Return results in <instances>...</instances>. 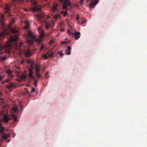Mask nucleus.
Instances as JSON below:
<instances>
[{
    "label": "nucleus",
    "mask_w": 147,
    "mask_h": 147,
    "mask_svg": "<svg viewBox=\"0 0 147 147\" xmlns=\"http://www.w3.org/2000/svg\"><path fill=\"white\" fill-rule=\"evenodd\" d=\"M10 32L15 34V35L11 37V40L12 41H16L17 40L18 37L19 32L16 29L11 28L4 30L0 34V40H2L4 38L5 35L9 34Z\"/></svg>",
    "instance_id": "obj_1"
},
{
    "label": "nucleus",
    "mask_w": 147,
    "mask_h": 147,
    "mask_svg": "<svg viewBox=\"0 0 147 147\" xmlns=\"http://www.w3.org/2000/svg\"><path fill=\"white\" fill-rule=\"evenodd\" d=\"M35 37L31 30L27 31V42L30 45H32L33 44V41Z\"/></svg>",
    "instance_id": "obj_2"
},
{
    "label": "nucleus",
    "mask_w": 147,
    "mask_h": 147,
    "mask_svg": "<svg viewBox=\"0 0 147 147\" xmlns=\"http://www.w3.org/2000/svg\"><path fill=\"white\" fill-rule=\"evenodd\" d=\"M13 119L14 122H17V119L16 116L13 114L11 116H8L7 115H5L3 116V120L6 123H7L8 121L11 119Z\"/></svg>",
    "instance_id": "obj_3"
},
{
    "label": "nucleus",
    "mask_w": 147,
    "mask_h": 147,
    "mask_svg": "<svg viewBox=\"0 0 147 147\" xmlns=\"http://www.w3.org/2000/svg\"><path fill=\"white\" fill-rule=\"evenodd\" d=\"M35 75L38 78H40L41 76L39 72L40 70V65L38 64H37L35 67Z\"/></svg>",
    "instance_id": "obj_4"
},
{
    "label": "nucleus",
    "mask_w": 147,
    "mask_h": 147,
    "mask_svg": "<svg viewBox=\"0 0 147 147\" xmlns=\"http://www.w3.org/2000/svg\"><path fill=\"white\" fill-rule=\"evenodd\" d=\"M59 1H61L62 3H63V6L64 9L67 10V6H69L71 5L69 0H59Z\"/></svg>",
    "instance_id": "obj_5"
},
{
    "label": "nucleus",
    "mask_w": 147,
    "mask_h": 147,
    "mask_svg": "<svg viewBox=\"0 0 147 147\" xmlns=\"http://www.w3.org/2000/svg\"><path fill=\"white\" fill-rule=\"evenodd\" d=\"M38 29V32L40 34L39 37L40 38L43 37L45 36V34L44 30L42 29V27L40 26L39 27Z\"/></svg>",
    "instance_id": "obj_6"
},
{
    "label": "nucleus",
    "mask_w": 147,
    "mask_h": 147,
    "mask_svg": "<svg viewBox=\"0 0 147 147\" xmlns=\"http://www.w3.org/2000/svg\"><path fill=\"white\" fill-rule=\"evenodd\" d=\"M4 12L5 13H10V6L8 4L5 5Z\"/></svg>",
    "instance_id": "obj_7"
},
{
    "label": "nucleus",
    "mask_w": 147,
    "mask_h": 147,
    "mask_svg": "<svg viewBox=\"0 0 147 147\" xmlns=\"http://www.w3.org/2000/svg\"><path fill=\"white\" fill-rule=\"evenodd\" d=\"M92 0L90 1V8H92V9H93L94 8V7L96 6V5L98 3V1L97 0L95 1L94 2L92 3L91 2Z\"/></svg>",
    "instance_id": "obj_8"
},
{
    "label": "nucleus",
    "mask_w": 147,
    "mask_h": 147,
    "mask_svg": "<svg viewBox=\"0 0 147 147\" xmlns=\"http://www.w3.org/2000/svg\"><path fill=\"white\" fill-rule=\"evenodd\" d=\"M54 56V53H51L48 55H47L46 54H44L43 55V57L45 59H47L49 57H53Z\"/></svg>",
    "instance_id": "obj_9"
},
{
    "label": "nucleus",
    "mask_w": 147,
    "mask_h": 147,
    "mask_svg": "<svg viewBox=\"0 0 147 147\" xmlns=\"http://www.w3.org/2000/svg\"><path fill=\"white\" fill-rule=\"evenodd\" d=\"M15 85L13 82L11 83L9 85H6V87L10 91L11 88H13L15 87Z\"/></svg>",
    "instance_id": "obj_10"
},
{
    "label": "nucleus",
    "mask_w": 147,
    "mask_h": 147,
    "mask_svg": "<svg viewBox=\"0 0 147 147\" xmlns=\"http://www.w3.org/2000/svg\"><path fill=\"white\" fill-rule=\"evenodd\" d=\"M4 16L3 14H1L0 16V22L1 25L2 26H4Z\"/></svg>",
    "instance_id": "obj_11"
},
{
    "label": "nucleus",
    "mask_w": 147,
    "mask_h": 147,
    "mask_svg": "<svg viewBox=\"0 0 147 147\" xmlns=\"http://www.w3.org/2000/svg\"><path fill=\"white\" fill-rule=\"evenodd\" d=\"M30 9L33 12H36L37 11H39L41 9V8L40 7H38L37 6H35L34 7H32Z\"/></svg>",
    "instance_id": "obj_12"
},
{
    "label": "nucleus",
    "mask_w": 147,
    "mask_h": 147,
    "mask_svg": "<svg viewBox=\"0 0 147 147\" xmlns=\"http://www.w3.org/2000/svg\"><path fill=\"white\" fill-rule=\"evenodd\" d=\"M24 54L26 57H29L32 55V53L29 50H25L24 51Z\"/></svg>",
    "instance_id": "obj_13"
},
{
    "label": "nucleus",
    "mask_w": 147,
    "mask_h": 147,
    "mask_svg": "<svg viewBox=\"0 0 147 147\" xmlns=\"http://www.w3.org/2000/svg\"><path fill=\"white\" fill-rule=\"evenodd\" d=\"M58 6V4L57 3H53V7L52 9V11L53 12H55L57 9V7Z\"/></svg>",
    "instance_id": "obj_14"
},
{
    "label": "nucleus",
    "mask_w": 147,
    "mask_h": 147,
    "mask_svg": "<svg viewBox=\"0 0 147 147\" xmlns=\"http://www.w3.org/2000/svg\"><path fill=\"white\" fill-rule=\"evenodd\" d=\"M80 32H76L74 34L75 38L76 40L78 39L80 37Z\"/></svg>",
    "instance_id": "obj_15"
},
{
    "label": "nucleus",
    "mask_w": 147,
    "mask_h": 147,
    "mask_svg": "<svg viewBox=\"0 0 147 147\" xmlns=\"http://www.w3.org/2000/svg\"><path fill=\"white\" fill-rule=\"evenodd\" d=\"M5 47L4 46H0V54H2L5 51V50H4Z\"/></svg>",
    "instance_id": "obj_16"
},
{
    "label": "nucleus",
    "mask_w": 147,
    "mask_h": 147,
    "mask_svg": "<svg viewBox=\"0 0 147 147\" xmlns=\"http://www.w3.org/2000/svg\"><path fill=\"white\" fill-rule=\"evenodd\" d=\"M71 48L70 47L68 46L67 47V49L66 51V54L67 55H70L71 54L70 50Z\"/></svg>",
    "instance_id": "obj_17"
},
{
    "label": "nucleus",
    "mask_w": 147,
    "mask_h": 147,
    "mask_svg": "<svg viewBox=\"0 0 147 147\" xmlns=\"http://www.w3.org/2000/svg\"><path fill=\"white\" fill-rule=\"evenodd\" d=\"M4 128L2 126V125L0 122V134H3V131H4Z\"/></svg>",
    "instance_id": "obj_18"
},
{
    "label": "nucleus",
    "mask_w": 147,
    "mask_h": 147,
    "mask_svg": "<svg viewBox=\"0 0 147 147\" xmlns=\"http://www.w3.org/2000/svg\"><path fill=\"white\" fill-rule=\"evenodd\" d=\"M0 61H3L7 59V57L6 56L4 57L1 56L0 57Z\"/></svg>",
    "instance_id": "obj_19"
},
{
    "label": "nucleus",
    "mask_w": 147,
    "mask_h": 147,
    "mask_svg": "<svg viewBox=\"0 0 147 147\" xmlns=\"http://www.w3.org/2000/svg\"><path fill=\"white\" fill-rule=\"evenodd\" d=\"M9 137V135L8 134L3 135L2 136V137L3 139L6 140L7 138Z\"/></svg>",
    "instance_id": "obj_20"
},
{
    "label": "nucleus",
    "mask_w": 147,
    "mask_h": 147,
    "mask_svg": "<svg viewBox=\"0 0 147 147\" xmlns=\"http://www.w3.org/2000/svg\"><path fill=\"white\" fill-rule=\"evenodd\" d=\"M30 3H31L33 5H36V4L35 0H28Z\"/></svg>",
    "instance_id": "obj_21"
},
{
    "label": "nucleus",
    "mask_w": 147,
    "mask_h": 147,
    "mask_svg": "<svg viewBox=\"0 0 147 147\" xmlns=\"http://www.w3.org/2000/svg\"><path fill=\"white\" fill-rule=\"evenodd\" d=\"M26 75L22 74L20 77V79L22 80H23L25 79L26 77Z\"/></svg>",
    "instance_id": "obj_22"
},
{
    "label": "nucleus",
    "mask_w": 147,
    "mask_h": 147,
    "mask_svg": "<svg viewBox=\"0 0 147 147\" xmlns=\"http://www.w3.org/2000/svg\"><path fill=\"white\" fill-rule=\"evenodd\" d=\"M33 69V66H32V65H31L28 69V71L29 72H33L32 71Z\"/></svg>",
    "instance_id": "obj_23"
},
{
    "label": "nucleus",
    "mask_w": 147,
    "mask_h": 147,
    "mask_svg": "<svg viewBox=\"0 0 147 147\" xmlns=\"http://www.w3.org/2000/svg\"><path fill=\"white\" fill-rule=\"evenodd\" d=\"M60 16L59 14H55L54 16V18L55 19H57V18L60 17Z\"/></svg>",
    "instance_id": "obj_24"
},
{
    "label": "nucleus",
    "mask_w": 147,
    "mask_h": 147,
    "mask_svg": "<svg viewBox=\"0 0 147 147\" xmlns=\"http://www.w3.org/2000/svg\"><path fill=\"white\" fill-rule=\"evenodd\" d=\"M33 74V72H29V73L28 74V77L30 78V77H32V78H34V77H32Z\"/></svg>",
    "instance_id": "obj_25"
},
{
    "label": "nucleus",
    "mask_w": 147,
    "mask_h": 147,
    "mask_svg": "<svg viewBox=\"0 0 147 147\" xmlns=\"http://www.w3.org/2000/svg\"><path fill=\"white\" fill-rule=\"evenodd\" d=\"M49 24L47 23L46 22L45 23V27L46 29H48L49 28Z\"/></svg>",
    "instance_id": "obj_26"
},
{
    "label": "nucleus",
    "mask_w": 147,
    "mask_h": 147,
    "mask_svg": "<svg viewBox=\"0 0 147 147\" xmlns=\"http://www.w3.org/2000/svg\"><path fill=\"white\" fill-rule=\"evenodd\" d=\"M67 32H68L69 34V35H73L74 33L70 32V29H68L67 30Z\"/></svg>",
    "instance_id": "obj_27"
},
{
    "label": "nucleus",
    "mask_w": 147,
    "mask_h": 147,
    "mask_svg": "<svg viewBox=\"0 0 147 147\" xmlns=\"http://www.w3.org/2000/svg\"><path fill=\"white\" fill-rule=\"evenodd\" d=\"M12 71L10 69H8L7 71V73L9 75L10 74L12 73Z\"/></svg>",
    "instance_id": "obj_28"
},
{
    "label": "nucleus",
    "mask_w": 147,
    "mask_h": 147,
    "mask_svg": "<svg viewBox=\"0 0 147 147\" xmlns=\"http://www.w3.org/2000/svg\"><path fill=\"white\" fill-rule=\"evenodd\" d=\"M37 81L38 80L36 79H35L34 80V85L35 87L36 86Z\"/></svg>",
    "instance_id": "obj_29"
},
{
    "label": "nucleus",
    "mask_w": 147,
    "mask_h": 147,
    "mask_svg": "<svg viewBox=\"0 0 147 147\" xmlns=\"http://www.w3.org/2000/svg\"><path fill=\"white\" fill-rule=\"evenodd\" d=\"M44 47H45L44 45V44H42V45L41 47H40V49L39 50L40 51H41L42 50L44 49Z\"/></svg>",
    "instance_id": "obj_30"
},
{
    "label": "nucleus",
    "mask_w": 147,
    "mask_h": 147,
    "mask_svg": "<svg viewBox=\"0 0 147 147\" xmlns=\"http://www.w3.org/2000/svg\"><path fill=\"white\" fill-rule=\"evenodd\" d=\"M57 53H58V54L61 56H63V54L62 53V52L61 51L60 52L58 51Z\"/></svg>",
    "instance_id": "obj_31"
},
{
    "label": "nucleus",
    "mask_w": 147,
    "mask_h": 147,
    "mask_svg": "<svg viewBox=\"0 0 147 147\" xmlns=\"http://www.w3.org/2000/svg\"><path fill=\"white\" fill-rule=\"evenodd\" d=\"M35 88L32 87V89L30 91V92L31 93H34L35 92Z\"/></svg>",
    "instance_id": "obj_32"
},
{
    "label": "nucleus",
    "mask_w": 147,
    "mask_h": 147,
    "mask_svg": "<svg viewBox=\"0 0 147 147\" xmlns=\"http://www.w3.org/2000/svg\"><path fill=\"white\" fill-rule=\"evenodd\" d=\"M68 43V41H64L62 42H61V44H67Z\"/></svg>",
    "instance_id": "obj_33"
},
{
    "label": "nucleus",
    "mask_w": 147,
    "mask_h": 147,
    "mask_svg": "<svg viewBox=\"0 0 147 147\" xmlns=\"http://www.w3.org/2000/svg\"><path fill=\"white\" fill-rule=\"evenodd\" d=\"M38 21L40 22H42L41 19L40 17L38 18Z\"/></svg>",
    "instance_id": "obj_34"
},
{
    "label": "nucleus",
    "mask_w": 147,
    "mask_h": 147,
    "mask_svg": "<svg viewBox=\"0 0 147 147\" xmlns=\"http://www.w3.org/2000/svg\"><path fill=\"white\" fill-rule=\"evenodd\" d=\"M80 18V15L78 14H77L76 15V20L78 21Z\"/></svg>",
    "instance_id": "obj_35"
},
{
    "label": "nucleus",
    "mask_w": 147,
    "mask_h": 147,
    "mask_svg": "<svg viewBox=\"0 0 147 147\" xmlns=\"http://www.w3.org/2000/svg\"><path fill=\"white\" fill-rule=\"evenodd\" d=\"M63 15L65 16H66L67 15V13L66 11L64 12L63 13Z\"/></svg>",
    "instance_id": "obj_36"
},
{
    "label": "nucleus",
    "mask_w": 147,
    "mask_h": 147,
    "mask_svg": "<svg viewBox=\"0 0 147 147\" xmlns=\"http://www.w3.org/2000/svg\"><path fill=\"white\" fill-rule=\"evenodd\" d=\"M29 25L28 24L26 25L25 26L24 28L25 29H27L29 28Z\"/></svg>",
    "instance_id": "obj_37"
},
{
    "label": "nucleus",
    "mask_w": 147,
    "mask_h": 147,
    "mask_svg": "<svg viewBox=\"0 0 147 147\" xmlns=\"http://www.w3.org/2000/svg\"><path fill=\"white\" fill-rule=\"evenodd\" d=\"M0 100L1 101V103H2L3 102L4 100L2 98H0Z\"/></svg>",
    "instance_id": "obj_38"
},
{
    "label": "nucleus",
    "mask_w": 147,
    "mask_h": 147,
    "mask_svg": "<svg viewBox=\"0 0 147 147\" xmlns=\"http://www.w3.org/2000/svg\"><path fill=\"white\" fill-rule=\"evenodd\" d=\"M49 71H47L46 73H45V76L46 77H48L47 76V75H48V74H49Z\"/></svg>",
    "instance_id": "obj_39"
},
{
    "label": "nucleus",
    "mask_w": 147,
    "mask_h": 147,
    "mask_svg": "<svg viewBox=\"0 0 147 147\" xmlns=\"http://www.w3.org/2000/svg\"><path fill=\"white\" fill-rule=\"evenodd\" d=\"M86 22V20H85L84 21H83L82 22V24H84Z\"/></svg>",
    "instance_id": "obj_40"
},
{
    "label": "nucleus",
    "mask_w": 147,
    "mask_h": 147,
    "mask_svg": "<svg viewBox=\"0 0 147 147\" xmlns=\"http://www.w3.org/2000/svg\"><path fill=\"white\" fill-rule=\"evenodd\" d=\"M51 25H52V26H53L54 25V22H52L51 24Z\"/></svg>",
    "instance_id": "obj_41"
},
{
    "label": "nucleus",
    "mask_w": 147,
    "mask_h": 147,
    "mask_svg": "<svg viewBox=\"0 0 147 147\" xmlns=\"http://www.w3.org/2000/svg\"><path fill=\"white\" fill-rule=\"evenodd\" d=\"M83 1V0H80V3L81 4H82Z\"/></svg>",
    "instance_id": "obj_42"
},
{
    "label": "nucleus",
    "mask_w": 147,
    "mask_h": 147,
    "mask_svg": "<svg viewBox=\"0 0 147 147\" xmlns=\"http://www.w3.org/2000/svg\"><path fill=\"white\" fill-rule=\"evenodd\" d=\"M3 141V139H0V144H1V143H2Z\"/></svg>",
    "instance_id": "obj_43"
},
{
    "label": "nucleus",
    "mask_w": 147,
    "mask_h": 147,
    "mask_svg": "<svg viewBox=\"0 0 147 147\" xmlns=\"http://www.w3.org/2000/svg\"><path fill=\"white\" fill-rule=\"evenodd\" d=\"M54 40H51V41H50V42L49 43V44H50V43H52V42H53Z\"/></svg>",
    "instance_id": "obj_44"
},
{
    "label": "nucleus",
    "mask_w": 147,
    "mask_h": 147,
    "mask_svg": "<svg viewBox=\"0 0 147 147\" xmlns=\"http://www.w3.org/2000/svg\"><path fill=\"white\" fill-rule=\"evenodd\" d=\"M24 61V60H22L21 61V63L23 64Z\"/></svg>",
    "instance_id": "obj_45"
},
{
    "label": "nucleus",
    "mask_w": 147,
    "mask_h": 147,
    "mask_svg": "<svg viewBox=\"0 0 147 147\" xmlns=\"http://www.w3.org/2000/svg\"><path fill=\"white\" fill-rule=\"evenodd\" d=\"M9 81V79H7L5 82H8Z\"/></svg>",
    "instance_id": "obj_46"
},
{
    "label": "nucleus",
    "mask_w": 147,
    "mask_h": 147,
    "mask_svg": "<svg viewBox=\"0 0 147 147\" xmlns=\"http://www.w3.org/2000/svg\"><path fill=\"white\" fill-rule=\"evenodd\" d=\"M23 45V43L22 42H20V46H21Z\"/></svg>",
    "instance_id": "obj_47"
},
{
    "label": "nucleus",
    "mask_w": 147,
    "mask_h": 147,
    "mask_svg": "<svg viewBox=\"0 0 147 147\" xmlns=\"http://www.w3.org/2000/svg\"><path fill=\"white\" fill-rule=\"evenodd\" d=\"M2 77L1 76H0V81L2 80Z\"/></svg>",
    "instance_id": "obj_48"
},
{
    "label": "nucleus",
    "mask_w": 147,
    "mask_h": 147,
    "mask_svg": "<svg viewBox=\"0 0 147 147\" xmlns=\"http://www.w3.org/2000/svg\"><path fill=\"white\" fill-rule=\"evenodd\" d=\"M27 61L28 63H30L31 62L29 60H28Z\"/></svg>",
    "instance_id": "obj_49"
},
{
    "label": "nucleus",
    "mask_w": 147,
    "mask_h": 147,
    "mask_svg": "<svg viewBox=\"0 0 147 147\" xmlns=\"http://www.w3.org/2000/svg\"><path fill=\"white\" fill-rule=\"evenodd\" d=\"M89 0H86V3H88L89 2Z\"/></svg>",
    "instance_id": "obj_50"
},
{
    "label": "nucleus",
    "mask_w": 147,
    "mask_h": 147,
    "mask_svg": "<svg viewBox=\"0 0 147 147\" xmlns=\"http://www.w3.org/2000/svg\"><path fill=\"white\" fill-rule=\"evenodd\" d=\"M24 0H19V2H21L23 1Z\"/></svg>",
    "instance_id": "obj_51"
},
{
    "label": "nucleus",
    "mask_w": 147,
    "mask_h": 147,
    "mask_svg": "<svg viewBox=\"0 0 147 147\" xmlns=\"http://www.w3.org/2000/svg\"><path fill=\"white\" fill-rule=\"evenodd\" d=\"M24 10L25 11H28V10L26 9H24Z\"/></svg>",
    "instance_id": "obj_52"
},
{
    "label": "nucleus",
    "mask_w": 147,
    "mask_h": 147,
    "mask_svg": "<svg viewBox=\"0 0 147 147\" xmlns=\"http://www.w3.org/2000/svg\"><path fill=\"white\" fill-rule=\"evenodd\" d=\"M50 18V17L49 16H47V19H49V18Z\"/></svg>",
    "instance_id": "obj_53"
},
{
    "label": "nucleus",
    "mask_w": 147,
    "mask_h": 147,
    "mask_svg": "<svg viewBox=\"0 0 147 147\" xmlns=\"http://www.w3.org/2000/svg\"><path fill=\"white\" fill-rule=\"evenodd\" d=\"M64 31V29H62L61 30V32H63Z\"/></svg>",
    "instance_id": "obj_54"
},
{
    "label": "nucleus",
    "mask_w": 147,
    "mask_h": 147,
    "mask_svg": "<svg viewBox=\"0 0 147 147\" xmlns=\"http://www.w3.org/2000/svg\"><path fill=\"white\" fill-rule=\"evenodd\" d=\"M27 92H28V93L29 94H30L29 92V91L28 90H27Z\"/></svg>",
    "instance_id": "obj_55"
},
{
    "label": "nucleus",
    "mask_w": 147,
    "mask_h": 147,
    "mask_svg": "<svg viewBox=\"0 0 147 147\" xmlns=\"http://www.w3.org/2000/svg\"><path fill=\"white\" fill-rule=\"evenodd\" d=\"M14 110H15V111H16V109H14Z\"/></svg>",
    "instance_id": "obj_56"
},
{
    "label": "nucleus",
    "mask_w": 147,
    "mask_h": 147,
    "mask_svg": "<svg viewBox=\"0 0 147 147\" xmlns=\"http://www.w3.org/2000/svg\"><path fill=\"white\" fill-rule=\"evenodd\" d=\"M9 141H9V140H8L7 141V142H9Z\"/></svg>",
    "instance_id": "obj_57"
},
{
    "label": "nucleus",
    "mask_w": 147,
    "mask_h": 147,
    "mask_svg": "<svg viewBox=\"0 0 147 147\" xmlns=\"http://www.w3.org/2000/svg\"><path fill=\"white\" fill-rule=\"evenodd\" d=\"M1 115H3V113H1Z\"/></svg>",
    "instance_id": "obj_58"
},
{
    "label": "nucleus",
    "mask_w": 147,
    "mask_h": 147,
    "mask_svg": "<svg viewBox=\"0 0 147 147\" xmlns=\"http://www.w3.org/2000/svg\"><path fill=\"white\" fill-rule=\"evenodd\" d=\"M1 116V115H0V117Z\"/></svg>",
    "instance_id": "obj_59"
}]
</instances>
